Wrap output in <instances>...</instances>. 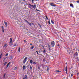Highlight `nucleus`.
I'll list each match as a JSON object with an SVG mask.
<instances>
[{
    "instance_id": "obj_38",
    "label": "nucleus",
    "mask_w": 79,
    "mask_h": 79,
    "mask_svg": "<svg viewBox=\"0 0 79 79\" xmlns=\"http://www.w3.org/2000/svg\"><path fill=\"white\" fill-rule=\"evenodd\" d=\"M31 0L32 1L31 2L32 3H34V0Z\"/></svg>"
},
{
    "instance_id": "obj_42",
    "label": "nucleus",
    "mask_w": 79,
    "mask_h": 79,
    "mask_svg": "<svg viewBox=\"0 0 79 79\" xmlns=\"http://www.w3.org/2000/svg\"><path fill=\"white\" fill-rule=\"evenodd\" d=\"M12 41H10L9 42V44H10V43H12Z\"/></svg>"
},
{
    "instance_id": "obj_2",
    "label": "nucleus",
    "mask_w": 79,
    "mask_h": 79,
    "mask_svg": "<svg viewBox=\"0 0 79 79\" xmlns=\"http://www.w3.org/2000/svg\"><path fill=\"white\" fill-rule=\"evenodd\" d=\"M29 5L30 6H31L33 8H34V9H35V8H36V5H32L30 4H29Z\"/></svg>"
},
{
    "instance_id": "obj_21",
    "label": "nucleus",
    "mask_w": 79,
    "mask_h": 79,
    "mask_svg": "<svg viewBox=\"0 0 79 79\" xmlns=\"http://www.w3.org/2000/svg\"><path fill=\"white\" fill-rule=\"evenodd\" d=\"M30 68L31 69V70H32V66L31 65H30Z\"/></svg>"
},
{
    "instance_id": "obj_13",
    "label": "nucleus",
    "mask_w": 79,
    "mask_h": 79,
    "mask_svg": "<svg viewBox=\"0 0 79 79\" xmlns=\"http://www.w3.org/2000/svg\"><path fill=\"white\" fill-rule=\"evenodd\" d=\"M30 62L31 64H32V62H33V61H32V60H30Z\"/></svg>"
},
{
    "instance_id": "obj_56",
    "label": "nucleus",
    "mask_w": 79,
    "mask_h": 79,
    "mask_svg": "<svg viewBox=\"0 0 79 79\" xmlns=\"http://www.w3.org/2000/svg\"><path fill=\"white\" fill-rule=\"evenodd\" d=\"M43 61H45V60H43Z\"/></svg>"
},
{
    "instance_id": "obj_43",
    "label": "nucleus",
    "mask_w": 79,
    "mask_h": 79,
    "mask_svg": "<svg viewBox=\"0 0 79 79\" xmlns=\"http://www.w3.org/2000/svg\"><path fill=\"white\" fill-rule=\"evenodd\" d=\"M38 68L39 69H40V66L38 67Z\"/></svg>"
},
{
    "instance_id": "obj_3",
    "label": "nucleus",
    "mask_w": 79,
    "mask_h": 79,
    "mask_svg": "<svg viewBox=\"0 0 79 79\" xmlns=\"http://www.w3.org/2000/svg\"><path fill=\"white\" fill-rule=\"evenodd\" d=\"M51 45L52 47H54L55 46V42L54 41H52L51 42Z\"/></svg>"
},
{
    "instance_id": "obj_39",
    "label": "nucleus",
    "mask_w": 79,
    "mask_h": 79,
    "mask_svg": "<svg viewBox=\"0 0 79 79\" xmlns=\"http://www.w3.org/2000/svg\"><path fill=\"white\" fill-rule=\"evenodd\" d=\"M71 77H73V74H71Z\"/></svg>"
},
{
    "instance_id": "obj_24",
    "label": "nucleus",
    "mask_w": 79,
    "mask_h": 79,
    "mask_svg": "<svg viewBox=\"0 0 79 79\" xmlns=\"http://www.w3.org/2000/svg\"><path fill=\"white\" fill-rule=\"evenodd\" d=\"M57 46H58V47H59V48H60V45L59 44H58Z\"/></svg>"
},
{
    "instance_id": "obj_35",
    "label": "nucleus",
    "mask_w": 79,
    "mask_h": 79,
    "mask_svg": "<svg viewBox=\"0 0 79 79\" xmlns=\"http://www.w3.org/2000/svg\"><path fill=\"white\" fill-rule=\"evenodd\" d=\"M14 46V47H16V44H15Z\"/></svg>"
},
{
    "instance_id": "obj_34",
    "label": "nucleus",
    "mask_w": 79,
    "mask_h": 79,
    "mask_svg": "<svg viewBox=\"0 0 79 79\" xmlns=\"http://www.w3.org/2000/svg\"><path fill=\"white\" fill-rule=\"evenodd\" d=\"M2 31L3 32H5V31H4V29H2Z\"/></svg>"
},
{
    "instance_id": "obj_51",
    "label": "nucleus",
    "mask_w": 79,
    "mask_h": 79,
    "mask_svg": "<svg viewBox=\"0 0 79 79\" xmlns=\"http://www.w3.org/2000/svg\"><path fill=\"white\" fill-rule=\"evenodd\" d=\"M49 50H51L50 48H49Z\"/></svg>"
},
{
    "instance_id": "obj_19",
    "label": "nucleus",
    "mask_w": 79,
    "mask_h": 79,
    "mask_svg": "<svg viewBox=\"0 0 79 79\" xmlns=\"http://www.w3.org/2000/svg\"><path fill=\"white\" fill-rule=\"evenodd\" d=\"M46 52V51L45 50H43V53H45Z\"/></svg>"
},
{
    "instance_id": "obj_36",
    "label": "nucleus",
    "mask_w": 79,
    "mask_h": 79,
    "mask_svg": "<svg viewBox=\"0 0 79 79\" xmlns=\"http://www.w3.org/2000/svg\"><path fill=\"white\" fill-rule=\"evenodd\" d=\"M5 75H6V74L4 75V76H3V77H4V78L5 77Z\"/></svg>"
},
{
    "instance_id": "obj_14",
    "label": "nucleus",
    "mask_w": 79,
    "mask_h": 79,
    "mask_svg": "<svg viewBox=\"0 0 79 79\" xmlns=\"http://www.w3.org/2000/svg\"><path fill=\"white\" fill-rule=\"evenodd\" d=\"M38 25H39V27H40V28H41V27H42V26H41V25H40V23H39Z\"/></svg>"
},
{
    "instance_id": "obj_33",
    "label": "nucleus",
    "mask_w": 79,
    "mask_h": 79,
    "mask_svg": "<svg viewBox=\"0 0 79 79\" xmlns=\"http://www.w3.org/2000/svg\"><path fill=\"white\" fill-rule=\"evenodd\" d=\"M33 64H36V63H35V62H33Z\"/></svg>"
},
{
    "instance_id": "obj_25",
    "label": "nucleus",
    "mask_w": 79,
    "mask_h": 79,
    "mask_svg": "<svg viewBox=\"0 0 79 79\" xmlns=\"http://www.w3.org/2000/svg\"><path fill=\"white\" fill-rule=\"evenodd\" d=\"M51 22L52 24H54V22L52 20H51Z\"/></svg>"
},
{
    "instance_id": "obj_8",
    "label": "nucleus",
    "mask_w": 79,
    "mask_h": 79,
    "mask_svg": "<svg viewBox=\"0 0 79 79\" xmlns=\"http://www.w3.org/2000/svg\"><path fill=\"white\" fill-rule=\"evenodd\" d=\"M4 23H5V25H6V27H7V26H8V24H7V22L4 21Z\"/></svg>"
},
{
    "instance_id": "obj_49",
    "label": "nucleus",
    "mask_w": 79,
    "mask_h": 79,
    "mask_svg": "<svg viewBox=\"0 0 79 79\" xmlns=\"http://www.w3.org/2000/svg\"><path fill=\"white\" fill-rule=\"evenodd\" d=\"M64 48H65V49H66V48L65 47H64Z\"/></svg>"
},
{
    "instance_id": "obj_37",
    "label": "nucleus",
    "mask_w": 79,
    "mask_h": 79,
    "mask_svg": "<svg viewBox=\"0 0 79 79\" xmlns=\"http://www.w3.org/2000/svg\"><path fill=\"white\" fill-rule=\"evenodd\" d=\"M48 23L49 24H51V23H50V21H49L48 22Z\"/></svg>"
},
{
    "instance_id": "obj_1",
    "label": "nucleus",
    "mask_w": 79,
    "mask_h": 79,
    "mask_svg": "<svg viewBox=\"0 0 79 79\" xmlns=\"http://www.w3.org/2000/svg\"><path fill=\"white\" fill-rule=\"evenodd\" d=\"M25 21V22H26V23H28V24H29V25H30V26H31V25H34V23H32V22H31L30 23H29V22H28V21H27V20L24 19Z\"/></svg>"
},
{
    "instance_id": "obj_26",
    "label": "nucleus",
    "mask_w": 79,
    "mask_h": 79,
    "mask_svg": "<svg viewBox=\"0 0 79 79\" xmlns=\"http://www.w3.org/2000/svg\"><path fill=\"white\" fill-rule=\"evenodd\" d=\"M25 79H27V75H25Z\"/></svg>"
},
{
    "instance_id": "obj_23",
    "label": "nucleus",
    "mask_w": 79,
    "mask_h": 79,
    "mask_svg": "<svg viewBox=\"0 0 79 79\" xmlns=\"http://www.w3.org/2000/svg\"><path fill=\"white\" fill-rule=\"evenodd\" d=\"M74 2H77V3H79V1H74Z\"/></svg>"
},
{
    "instance_id": "obj_48",
    "label": "nucleus",
    "mask_w": 79,
    "mask_h": 79,
    "mask_svg": "<svg viewBox=\"0 0 79 79\" xmlns=\"http://www.w3.org/2000/svg\"><path fill=\"white\" fill-rule=\"evenodd\" d=\"M37 11H40V10H37V9H36Z\"/></svg>"
},
{
    "instance_id": "obj_32",
    "label": "nucleus",
    "mask_w": 79,
    "mask_h": 79,
    "mask_svg": "<svg viewBox=\"0 0 79 79\" xmlns=\"http://www.w3.org/2000/svg\"><path fill=\"white\" fill-rule=\"evenodd\" d=\"M8 54L7 53L6 54L5 56H8Z\"/></svg>"
},
{
    "instance_id": "obj_52",
    "label": "nucleus",
    "mask_w": 79,
    "mask_h": 79,
    "mask_svg": "<svg viewBox=\"0 0 79 79\" xmlns=\"http://www.w3.org/2000/svg\"><path fill=\"white\" fill-rule=\"evenodd\" d=\"M23 79H25V77H24L23 78Z\"/></svg>"
},
{
    "instance_id": "obj_20",
    "label": "nucleus",
    "mask_w": 79,
    "mask_h": 79,
    "mask_svg": "<svg viewBox=\"0 0 79 79\" xmlns=\"http://www.w3.org/2000/svg\"><path fill=\"white\" fill-rule=\"evenodd\" d=\"M18 52H21L20 49V47H19V49H18Z\"/></svg>"
},
{
    "instance_id": "obj_30",
    "label": "nucleus",
    "mask_w": 79,
    "mask_h": 79,
    "mask_svg": "<svg viewBox=\"0 0 79 79\" xmlns=\"http://www.w3.org/2000/svg\"><path fill=\"white\" fill-rule=\"evenodd\" d=\"M2 54H1V55H0V59L2 58Z\"/></svg>"
},
{
    "instance_id": "obj_41",
    "label": "nucleus",
    "mask_w": 79,
    "mask_h": 79,
    "mask_svg": "<svg viewBox=\"0 0 79 79\" xmlns=\"http://www.w3.org/2000/svg\"><path fill=\"white\" fill-rule=\"evenodd\" d=\"M36 53H37V55H38V54H39V53L38 52V51H36Z\"/></svg>"
},
{
    "instance_id": "obj_17",
    "label": "nucleus",
    "mask_w": 79,
    "mask_h": 79,
    "mask_svg": "<svg viewBox=\"0 0 79 79\" xmlns=\"http://www.w3.org/2000/svg\"><path fill=\"white\" fill-rule=\"evenodd\" d=\"M17 68H17V67H15L14 68V71H15V70H16V69H17Z\"/></svg>"
},
{
    "instance_id": "obj_16",
    "label": "nucleus",
    "mask_w": 79,
    "mask_h": 79,
    "mask_svg": "<svg viewBox=\"0 0 79 79\" xmlns=\"http://www.w3.org/2000/svg\"><path fill=\"white\" fill-rule=\"evenodd\" d=\"M26 69V66L23 65V69Z\"/></svg>"
},
{
    "instance_id": "obj_22",
    "label": "nucleus",
    "mask_w": 79,
    "mask_h": 79,
    "mask_svg": "<svg viewBox=\"0 0 79 79\" xmlns=\"http://www.w3.org/2000/svg\"><path fill=\"white\" fill-rule=\"evenodd\" d=\"M10 59H12V58H13V56H10Z\"/></svg>"
},
{
    "instance_id": "obj_6",
    "label": "nucleus",
    "mask_w": 79,
    "mask_h": 79,
    "mask_svg": "<svg viewBox=\"0 0 79 79\" xmlns=\"http://www.w3.org/2000/svg\"><path fill=\"white\" fill-rule=\"evenodd\" d=\"M27 57H26L24 58L23 61V63H25L26 62V60H27Z\"/></svg>"
},
{
    "instance_id": "obj_28",
    "label": "nucleus",
    "mask_w": 79,
    "mask_h": 79,
    "mask_svg": "<svg viewBox=\"0 0 79 79\" xmlns=\"http://www.w3.org/2000/svg\"><path fill=\"white\" fill-rule=\"evenodd\" d=\"M45 17L46 18L47 20H48V17L47 16H45Z\"/></svg>"
},
{
    "instance_id": "obj_55",
    "label": "nucleus",
    "mask_w": 79,
    "mask_h": 79,
    "mask_svg": "<svg viewBox=\"0 0 79 79\" xmlns=\"http://www.w3.org/2000/svg\"><path fill=\"white\" fill-rule=\"evenodd\" d=\"M41 56H42V54H41Z\"/></svg>"
},
{
    "instance_id": "obj_47",
    "label": "nucleus",
    "mask_w": 79,
    "mask_h": 79,
    "mask_svg": "<svg viewBox=\"0 0 79 79\" xmlns=\"http://www.w3.org/2000/svg\"><path fill=\"white\" fill-rule=\"evenodd\" d=\"M79 73H77V75H79Z\"/></svg>"
},
{
    "instance_id": "obj_50",
    "label": "nucleus",
    "mask_w": 79,
    "mask_h": 79,
    "mask_svg": "<svg viewBox=\"0 0 79 79\" xmlns=\"http://www.w3.org/2000/svg\"><path fill=\"white\" fill-rule=\"evenodd\" d=\"M23 1H24V2H26V0H23Z\"/></svg>"
},
{
    "instance_id": "obj_44",
    "label": "nucleus",
    "mask_w": 79,
    "mask_h": 79,
    "mask_svg": "<svg viewBox=\"0 0 79 79\" xmlns=\"http://www.w3.org/2000/svg\"><path fill=\"white\" fill-rule=\"evenodd\" d=\"M48 48H51V47L50 46H48Z\"/></svg>"
},
{
    "instance_id": "obj_11",
    "label": "nucleus",
    "mask_w": 79,
    "mask_h": 79,
    "mask_svg": "<svg viewBox=\"0 0 79 79\" xmlns=\"http://www.w3.org/2000/svg\"><path fill=\"white\" fill-rule=\"evenodd\" d=\"M65 71L66 72V74H67V73H68V69H67V67H66L65 68Z\"/></svg>"
},
{
    "instance_id": "obj_10",
    "label": "nucleus",
    "mask_w": 79,
    "mask_h": 79,
    "mask_svg": "<svg viewBox=\"0 0 79 79\" xmlns=\"http://www.w3.org/2000/svg\"><path fill=\"white\" fill-rule=\"evenodd\" d=\"M70 6L72 7V8H74V6H73V4L72 3H71L70 5Z\"/></svg>"
},
{
    "instance_id": "obj_57",
    "label": "nucleus",
    "mask_w": 79,
    "mask_h": 79,
    "mask_svg": "<svg viewBox=\"0 0 79 79\" xmlns=\"http://www.w3.org/2000/svg\"><path fill=\"white\" fill-rule=\"evenodd\" d=\"M39 53H40V52H39Z\"/></svg>"
},
{
    "instance_id": "obj_54",
    "label": "nucleus",
    "mask_w": 79,
    "mask_h": 79,
    "mask_svg": "<svg viewBox=\"0 0 79 79\" xmlns=\"http://www.w3.org/2000/svg\"><path fill=\"white\" fill-rule=\"evenodd\" d=\"M39 0H37L36 1H39Z\"/></svg>"
},
{
    "instance_id": "obj_46",
    "label": "nucleus",
    "mask_w": 79,
    "mask_h": 79,
    "mask_svg": "<svg viewBox=\"0 0 79 79\" xmlns=\"http://www.w3.org/2000/svg\"><path fill=\"white\" fill-rule=\"evenodd\" d=\"M24 42H26V41L25 40H23Z\"/></svg>"
},
{
    "instance_id": "obj_18",
    "label": "nucleus",
    "mask_w": 79,
    "mask_h": 79,
    "mask_svg": "<svg viewBox=\"0 0 79 79\" xmlns=\"http://www.w3.org/2000/svg\"><path fill=\"white\" fill-rule=\"evenodd\" d=\"M56 72H57V73H61V71L60 70H56L55 71Z\"/></svg>"
},
{
    "instance_id": "obj_45",
    "label": "nucleus",
    "mask_w": 79,
    "mask_h": 79,
    "mask_svg": "<svg viewBox=\"0 0 79 79\" xmlns=\"http://www.w3.org/2000/svg\"><path fill=\"white\" fill-rule=\"evenodd\" d=\"M48 47H49V46H50V45H49V44H48L47 45Z\"/></svg>"
},
{
    "instance_id": "obj_29",
    "label": "nucleus",
    "mask_w": 79,
    "mask_h": 79,
    "mask_svg": "<svg viewBox=\"0 0 79 79\" xmlns=\"http://www.w3.org/2000/svg\"><path fill=\"white\" fill-rule=\"evenodd\" d=\"M1 28H2V29H4L3 26H2V27H1Z\"/></svg>"
},
{
    "instance_id": "obj_40",
    "label": "nucleus",
    "mask_w": 79,
    "mask_h": 79,
    "mask_svg": "<svg viewBox=\"0 0 79 79\" xmlns=\"http://www.w3.org/2000/svg\"><path fill=\"white\" fill-rule=\"evenodd\" d=\"M10 41H12V38H10Z\"/></svg>"
},
{
    "instance_id": "obj_27",
    "label": "nucleus",
    "mask_w": 79,
    "mask_h": 79,
    "mask_svg": "<svg viewBox=\"0 0 79 79\" xmlns=\"http://www.w3.org/2000/svg\"><path fill=\"white\" fill-rule=\"evenodd\" d=\"M34 48V46H33L31 48V50H33V48Z\"/></svg>"
},
{
    "instance_id": "obj_31",
    "label": "nucleus",
    "mask_w": 79,
    "mask_h": 79,
    "mask_svg": "<svg viewBox=\"0 0 79 79\" xmlns=\"http://www.w3.org/2000/svg\"><path fill=\"white\" fill-rule=\"evenodd\" d=\"M7 64V62H5L4 63V65H6V64Z\"/></svg>"
},
{
    "instance_id": "obj_15",
    "label": "nucleus",
    "mask_w": 79,
    "mask_h": 79,
    "mask_svg": "<svg viewBox=\"0 0 79 79\" xmlns=\"http://www.w3.org/2000/svg\"><path fill=\"white\" fill-rule=\"evenodd\" d=\"M7 45V44H5L4 45V47H6Z\"/></svg>"
},
{
    "instance_id": "obj_9",
    "label": "nucleus",
    "mask_w": 79,
    "mask_h": 79,
    "mask_svg": "<svg viewBox=\"0 0 79 79\" xmlns=\"http://www.w3.org/2000/svg\"><path fill=\"white\" fill-rule=\"evenodd\" d=\"M78 56V53H77V52L74 54V56Z\"/></svg>"
},
{
    "instance_id": "obj_53",
    "label": "nucleus",
    "mask_w": 79,
    "mask_h": 79,
    "mask_svg": "<svg viewBox=\"0 0 79 79\" xmlns=\"http://www.w3.org/2000/svg\"><path fill=\"white\" fill-rule=\"evenodd\" d=\"M32 45V44H30V45Z\"/></svg>"
},
{
    "instance_id": "obj_5",
    "label": "nucleus",
    "mask_w": 79,
    "mask_h": 79,
    "mask_svg": "<svg viewBox=\"0 0 79 79\" xmlns=\"http://www.w3.org/2000/svg\"><path fill=\"white\" fill-rule=\"evenodd\" d=\"M67 51L68 53L69 54H70V53H71V52L70 50V48H68V49H67Z\"/></svg>"
},
{
    "instance_id": "obj_12",
    "label": "nucleus",
    "mask_w": 79,
    "mask_h": 79,
    "mask_svg": "<svg viewBox=\"0 0 79 79\" xmlns=\"http://www.w3.org/2000/svg\"><path fill=\"white\" fill-rule=\"evenodd\" d=\"M49 69H50V67H47V71H48V70H49Z\"/></svg>"
},
{
    "instance_id": "obj_7",
    "label": "nucleus",
    "mask_w": 79,
    "mask_h": 79,
    "mask_svg": "<svg viewBox=\"0 0 79 79\" xmlns=\"http://www.w3.org/2000/svg\"><path fill=\"white\" fill-rule=\"evenodd\" d=\"M11 64V62H9L8 64L6 65V69H7L8 68V66H9V65L10 64Z\"/></svg>"
},
{
    "instance_id": "obj_4",
    "label": "nucleus",
    "mask_w": 79,
    "mask_h": 79,
    "mask_svg": "<svg viewBox=\"0 0 79 79\" xmlns=\"http://www.w3.org/2000/svg\"><path fill=\"white\" fill-rule=\"evenodd\" d=\"M50 5L51 6H56V5L54 4V3L53 2H49Z\"/></svg>"
}]
</instances>
